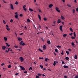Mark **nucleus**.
<instances>
[{
    "label": "nucleus",
    "instance_id": "5fc2aeb1",
    "mask_svg": "<svg viewBox=\"0 0 78 78\" xmlns=\"http://www.w3.org/2000/svg\"><path fill=\"white\" fill-rule=\"evenodd\" d=\"M24 29H25V30H27V27H26V26L24 28Z\"/></svg>",
    "mask_w": 78,
    "mask_h": 78
},
{
    "label": "nucleus",
    "instance_id": "1a4fd4ad",
    "mask_svg": "<svg viewBox=\"0 0 78 78\" xmlns=\"http://www.w3.org/2000/svg\"><path fill=\"white\" fill-rule=\"evenodd\" d=\"M18 40L19 41H22V38H20V37H18Z\"/></svg>",
    "mask_w": 78,
    "mask_h": 78
},
{
    "label": "nucleus",
    "instance_id": "09e8293b",
    "mask_svg": "<svg viewBox=\"0 0 78 78\" xmlns=\"http://www.w3.org/2000/svg\"><path fill=\"white\" fill-rule=\"evenodd\" d=\"M41 28V26L40 25H39V26H38V28Z\"/></svg>",
    "mask_w": 78,
    "mask_h": 78
},
{
    "label": "nucleus",
    "instance_id": "423d86ee",
    "mask_svg": "<svg viewBox=\"0 0 78 78\" xmlns=\"http://www.w3.org/2000/svg\"><path fill=\"white\" fill-rule=\"evenodd\" d=\"M10 8L11 9H14V6H13V5L12 4H10Z\"/></svg>",
    "mask_w": 78,
    "mask_h": 78
},
{
    "label": "nucleus",
    "instance_id": "680f3d73",
    "mask_svg": "<svg viewBox=\"0 0 78 78\" xmlns=\"http://www.w3.org/2000/svg\"><path fill=\"white\" fill-rule=\"evenodd\" d=\"M19 75V73H17L15 74V75Z\"/></svg>",
    "mask_w": 78,
    "mask_h": 78
},
{
    "label": "nucleus",
    "instance_id": "dca6fc26",
    "mask_svg": "<svg viewBox=\"0 0 78 78\" xmlns=\"http://www.w3.org/2000/svg\"><path fill=\"white\" fill-rule=\"evenodd\" d=\"M47 44L49 45H50V44H51V42H50V40H48L47 41Z\"/></svg>",
    "mask_w": 78,
    "mask_h": 78
},
{
    "label": "nucleus",
    "instance_id": "f8f14e48",
    "mask_svg": "<svg viewBox=\"0 0 78 78\" xmlns=\"http://www.w3.org/2000/svg\"><path fill=\"white\" fill-rule=\"evenodd\" d=\"M47 46L46 45H44L43 46V49L44 50H46V48H46V46Z\"/></svg>",
    "mask_w": 78,
    "mask_h": 78
},
{
    "label": "nucleus",
    "instance_id": "c756f323",
    "mask_svg": "<svg viewBox=\"0 0 78 78\" xmlns=\"http://www.w3.org/2000/svg\"><path fill=\"white\" fill-rule=\"evenodd\" d=\"M27 22L28 23L30 22V20L29 19H27Z\"/></svg>",
    "mask_w": 78,
    "mask_h": 78
},
{
    "label": "nucleus",
    "instance_id": "6e6d98bb",
    "mask_svg": "<svg viewBox=\"0 0 78 78\" xmlns=\"http://www.w3.org/2000/svg\"><path fill=\"white\" fill-rule=\"evenodd\" d=\"M36 78H39V76H36Z\"/></svg>",
    "mask_w": 78,
    "mask_h": 78
},
{
    "label": "nucleus",
    "instance_id": "9d476101",
    "mask_svg": "<svg viewBox=\"0 0 78 78\" xmlns=\"http://www.w3.org/2000/svg\"><path fill=\"white\" fill-rule=\"evenodd\" d=\"M2 48L3 50H5V49H6V47L5 46H3L2 47Z\"/></svg>",
    "mask_w": 78,
    "mask_h": 78
},
{
    "label": "nucleus",
    "instance_id": "c85d7f7f",
    "mask_svg": "<svg viewBox=\"0 0 78 78\" xmlns=\"http://www.w3.org/2000/svg\"><path fill=\"white\" fill-rule=\"evenodd\" d=\"M6 29H7L8 31H9L10 30V29L9 28V27H6Z\"/></svg>",
    "mask_w": 78,
    "mask_h": 78
},
{
    "label": "nucleus",
    "instance_id": "aec40b11",
    "mask_svg": "<svg viewBox=\"0 0 78 78\" xmlns=\"http://www.w3.org/2000/svg\"><path fill=\"white\" fill-rule=\"evenodd\" d=\"M38 50L39 51H41V52H43V51H42L41 48H39Z\"/></svg>",
    "mask_w": 78,
    "mask_h": 78
},
{
    "label": "nucleus",
    "instance_id": "f704fd0d",
    "mask_svg": "<svg viewBox=\"0 0 78 78\" xmlns=\"http://www.w3.org/2000/svg\"><path fill=\"white\" fill-rule=\"evenodd\" d=\"M40 67L41 69H43V67H44V66L41 65H40Z\"/></svg>",
    "mask_w": 78,
    "mask_h": 78
},
{
    "label": "nucleus",
    "instance_id": "603ef678",
    "mask_svg": "<svg viewBox=\"0 0 78 78\" xmlns=\"http://www.w3.org/2000/svg\"><path fill=\"white\" fill-rule=\"evenodd\" d=\"M15 48H18V46H14Z\"/></svg>",
    "mask_w": 78,
    "mask_h": 78
},
{
    "label": "nucleus",
    "instance_id": "20e7f679",
    "mask_svg": "<svg viewBox=\"0 0 78 78\" xmlns=\"http://www.w3.org/2000/svg\"><path fill=\"white\" fill-rule=\"evenodd\" d=\"M55 9L57 12H60V11L59 10V8H58V7H55Z\"/></svg>",
    "mask_w": 78,
    "mask_h": 78
},
{
    "label": "nucleus",
    "instance_id": "de8ad7c7",
    "mask_svg": "<svg viewBox=\"0 0 78 78\" xmlns=\"http://www.w3.org/2000/svg\"><path fill=\"white\" fill-rule=\"evenodd\" d=\"M53 23H54V25H55V24L56 23V21H54Z\"/></svg>",
    "mask_w": 78,
    "mask_h": 78
},
{
    "label": "nucleus",
    "instance_id": "338daca9",
    "mask_svg": "<svg viewBox=\"0 0 78 78\" xmlns=\"http://www.w3.org/2000/svg\"><path fill=\"white\" fill-rule=\"evenodd\" d=\"M64 78H67V76H64Z\"/></svg>",
    "mask_w": 78,
    "mask_h": 78
},
{
    "label": "nucleus",
    "instance_id": "864d4df0",
    "mask_svg": "<svg viewBox=\"0 0 78 78\" xmlns=\"http://www.w3.org/2000/svg\"><path fill=\"white\" fill-rule=\"evenodd\" d=\"M71 38L72 39H75V37H71Z\"/></svg>",
    "mask_w": 78,
    "mask_h": 78
},
{
    "label": "nucleus",
    "instance_id": "f3484780",
    "mask_svg": "<svg viewBox=\"0 0 78 78\" xmlns=\"http://www.w3.org/2000/svg\"><path fill=\"white\" fill-rule=\"evenodd\" d=\"M29 10L31 12H33V11H34L33 10V9H31L30 8H29Z\"/></svg>",
    "mask_w": 78,
    "mask_h": 78
},
{
    "label": "nucleus",
    "instance_id": "4c0bfd02",
    "mask_svg": "<svg viewBox=\"0 0 78 78\" xmlns=\"http://www.w3.org/2000/svg\"><path fill=\"white\" fill-rule=\"evenodd\" d=\"M3 22L4 24H6V22L5 21V20H3Z\"/></svg>",
    "mask_w": 78,
    "mask_h": 78
},
{
    "label": "nucleus",
    "instance_id": "bb28decb",
    "mask_svg": "<svg viewBox=\"0 0 78 78\" xmlns=\"http://www.w3.org/2000/svg\"><path fill=\"white\" fill-rule=\"evenodd\" d=\"M65 59L66 60H69V58L68 57H66Z\"/></svg>",
    "mask_w": 78,
    "mask_h": 78
},
{
    "label": "nucleus",
    "instance_id": "4be33fe9",
    "mask_svg": "<svg viewBox=\"0 0 78 78\" xmlns=\"http://www.w3.org/2000/svg\"><path fill=\"white\" fill-rule=\"evenodd\" d=\"M66 53L67 55H69V51H66Z\"/></svg>",
    "mask_w": 78,
    "mask_h": 78
},
{
    "label": "nucleus",
    "instance_id": "bf43d9fd",
    "mask_svg": "<svg viewBox=\"0 0 78 78\" xmlns=\"http://www.w3.org/2000/svg\"><path fill=\"white\" fill-rule=\"evenodd\" d=\"M28 72L27 71H25L24 73H27Z\"/></svg>",
    "mask_w": 78,
    "mask_h": 78
},
{
    "label": "nucleus",
    "instance_id": "5701e85b",
    "mask_svg": "<svg viewBox=\"0 0 78 78\" xmlns=\"http://www.w3.org/2000/svg\"><path fill=\"white\" fill-rule=\"evenodd\" d=\"M55 51H56V53H58V49H55Z\"/></svg>",
    "mask_w": 78,
    "mask_h": 78
},
{
    "label": "nucleus",
    "instance_id": "4468645a",
    "mask_svg": "<svg viewBox=\"0 0 78 78\" xmlns=\"http://www.w3.org/2000/svg\"><path fill=\"white\" fill-rule=\"evenodd\" d=\"M53 6V4H51L49 5V8H52V7Z\"/></svg>",
    "mask_w": 78,
    "mask_h": 78
},
{
    "label": "nucleus",
    "instance_id": "a211bd4d",
    "mask_svg": "<svg viewBox=\"0 0 78 78\" xmlns=\"http://www.w3.org/2000/svg\"><path fill=\"white\" fill-rule=\"evenodd\" d=\"M63 67L64 68H65L66 69H67L69 67V66H66V65H64L63 66Z\"/></svg>",
    "mask_w": 78,
    "mask_h": 78
},
{
    "label": "nucleus",
    "instance_id": "69168bd1",
    "mask_svg": "<svg viewBox=\"0 0 78 78\" xmlns=\"http://www.w3.org/2000/svg\"><path fill=\"white\" fill-rule=\"evenodd\" d=\"M6 52H7V53H8V52H9V51H8L6 50L5 51V52L6 53Z\"/></svg>",
    "mask_w": 78,
    "mask_h": 78
},
{
    "label": "nucleus",
    "instance_id": "8fccbe9b",
    "mask_svg": "<svg viewBox=\"0 0 78 78\" xmlns=\"http://www.w3.org/2000/svg\"><path fill=\"white\" fill-rule=\"evenodd\" d=\"M62 64H65V63H64V61H62Z\"/></svg>",
    "mask_w": 78,
    "mask_h": 78
},
{
    "label": "nucleus",
    "instance_id": "774afa93",
    "mask_svg": "<svg viewBox=\"0 0 78 78\" xmlns=\"http://www.w3.org/2000/svg\"><path fill=\"white\" fill-rule=\"evenodd\" d=\"M39 11L40 12H41V10L40 9H39Z\"/></svg>",
    "mask_w": 78,
    "mask_h": 78
},
{
    "label": "nucleus",
    "instance_id": "f03ea898",
    "mask_svg": "<svg viewBox=\"0 0 78 78\" xmlns=\"http://www.w3.org/2000/svg\"><path fill=\"white\" fill-rule=\"evenodd\" d=\"M20 59V61L21 62H22L23 61H24V58L22 57H21L19 58Z\"/></svg>",
    "mask_w": 78,
    "mask_h": 78
},
{
    "label": "nucleus",
    "instance_id": "ea45409f",
    "mask_svg": "<svg viewBox=\"0 0 78 78\" xmlns=\"http://www.w3.org/2000/svg\"><path fill=\"white\" fill-rule=\"evenodd\" d=\"M74 37H76V34H75V32H74L73 33Z\"/></svg>",
    "mask_w": 78,
    "mask_h": 78
},
{
    "label": "nucleus",
    "instance_id": "49530a36",
    "mask_svg": "<svg viewBox=\"0 0 78 78\" xmlns=\"http://www.w3.org/2000/svg\"><path fill=\"white\" fill-rule=\"evenodd\" d=\"M2 2H3V3H6V2H5V1L4 0H2Z\"/></svg>",
    "mask_w": 78,
    "mask_h": 78
},
{
    "label": "nucleus",
    "instance_id": "72a5a7b5",
    "mask_svg": "<svg viewBox=\"0 0 78 78\" xmlns=\"http://www.w3.org/2000/svg\"><path fill=\"white\" fill-rule=\"evenodd\" d=\"M11 65H9L8 66V68L9 69L10 68H11Z\"/></svg>",
    "mask_w": 78,
    "mask_h": 78
},
{
    "label": "nucleus",
    "instance_id": "2eb2a0df",
    "mask_svg": "<svg viewBox=\"0 0 78 78\" xmlns=\"http://www.w3.org/2000/svg\"><path fill=\"white\" fill-rule=\"evenodd\" d=\"M61 18L62 20H64L65 19V18H64V17L63 16H62L61 15Z\"/></svg>",
    "mask_w": 78,
    "mask_h": 78
},
{
    "label": "nucleus",
    "instance_id": "0e129e2a",
    "mask_svg": "<svg viewBox=\"0 0 78 78\" xmlns=\"http://www.w3.org/2000/svg\"><path fill=\"white\" fill-rule=\"evenodd\" d=\"M54 54L55 56H56V53L55 52L53 53Z\"/></svg>",
    "mask_w": 78,
    "mask_h": 78
},
{
    "label": "nucleus",
    "instance_id": "0eeeda50",
    "mask_svg": "<svg viewBox=\"0 0 78 78\" xmlns=\"http://www.w3.org/2000/svg\"><path fill=\"white\" fill-rule=\"evenodd\" d=\"M62 26H60L59 29H60V30L62 32V31H63L62 30Z\"/></svg>",
    "mask_w": 78,
    "mask_h": 78
},
{
    "label": "nucleus",
    "instance_id": "6ab92c4d",
    "mask_svg": "<svg viewBox=\"0 0 78 78\" xmlns=\"http://www.w3.org/2000/svg\"><path fill=\"white\" fill-rule=\"evenodd\" d=\"M43 20L44 21H47V19L46 17H44L43 18Z\"/></svg>",
    "mask_w": 78,
    "mask_h": 78
},
{
    "label": "nucleus",
    "instance_id": "c9c22d12",
    "mask_svg": "<svg viewBox=\"0 0 78 78\" xmlns=\"http://www.w3.org/2000/svg\"><path fill=\"white\" fill-rule=\"evenodd\" d=\"M19 4L18 3V2L17 1H16L15 3V5H18Z\"/></svg>",
    "mask_w": 78,
    "mask_h": 78
},
{
    "label": "nucleus",
    "instance_id": "b1692460",
    "mask_svg": "<svg viewBox=\"0 0 78 78\" xmlns=\"http://www.w3.org/2000/svg\"><path fill=\"white\" fill-rule=\"evenodd\" d=\"M15 18H16V19H18V15H16L15 16Z\"/></svg>",
    "mask_w": 78,
    "mask_h": 78
},
{
    "label": "nucleus",
    "instance_id": "39448f33",
    "mask_svg": "<svg viewBox=\"0 0 78 78\" xmlns=\"http://www.w3.org/2000/svg\"><path fill=\"white\" fill-rule=\"evenodd\" d=\"M23 10L24 11H27V9H26V5H24L23 6Z\"/></svg>",
    "mask_w": 78,
    "mask_h": 78
},
{
    "label": "nucleus",
    "instance_id": "a18cd8bd",
    "mask_svg": "<svg viewBox=\"0 0 78 78\" xmlns=\"http://www.w3.org/2000/svg\"><path fill=\"white\" fill-rule=\"evenodd\" d=\"M57 47H58V48H60L61 47V46H59V45H58V46H57Z\"/></svg>",
    "mask_w": 78,
    "mask_h": 78
},
{
    "label": "nucleus",
    "instance_id": "a878e982",
    "mask_svg": "<svg viewBox=\"0 0 78 78\" xmlns=\"http://www.w3.org/2000/svg\"><path fill=\"white\" fill-rule=\"evenodd\" d=\"M69 29H70V31H72V32H73V29H72V27H70Z\"/></svg>",
    "mask_w": 78,
    "mask_h": 78
},
{
    "label": "nucleus",
    "instance_id": "a19ab883",
    "mask_svg": "<svg viewBox=\"0 0 78 78\" xmlns=\"http://www.w3.org/2000/svg\"><path fill=\"white\" fill-rule=\"evenodd\" d=\"M67 6H68L69 7H71V5H69V4H67Z\"/></svg>",
    "mask_w": 78,
    "mask_h": 78
},
{
    "label": "nucleus",
    "instance_id": "c03bdc74",
    "mask_svg": "<svg viewBox=\"0 0 78 78\" xmlns=\"http://www.w3.org/2000/svg\"><path fill=\"white\" fill-rule=\"evenodd\" d=\"M61 54L62 55H64V52L63 51H62V52L61 53Z\"/></svg>",
    "mask_w": 78,
    "mask_h": 78
},
{
    "label": "nucleus",
    "instance_id": "ddd939ff",
    "mask_svg": "<svg viewBox=\"0 0 78 78\" xmlns=\"http://www.w3.org/2000/svg\"><path fill=\"white\" fill-rule=\"evenodd\" d=\"M38 16L39 20H41V16H40V15L38 14Z\"/></svg>",
    "mask_w": 78,
    "mask_h": 78
},
{
    "label": "nucleus",
    "instance_id": "e433bc0d",
    "mask_svg": "<svg viewBox=\"0 0 78 78\" xmlns=\"http://www.w3.org/2000/svg\"><path fill=\"white\" fill-rule=\"evenodd\" d=\"M71 44L73 46H74V45H75V44H74V43H73V42H72L71 43Z\"/></svg>",
    "mask_w": 78,
    "mask_h": 78
},
{
    "label": "nucleus",
    "instance_id": "412c9836",
    "mask_svg": "<svg viewBox=\"0 0 78 78\" xmlns=\"http://www.w3.org/2000/svg\"><path fill=\"white\" fill-rule=\"evenodd\" d=\"M53 66H56V61H55L53 63Z\"/></svg>",
    "mask_w": 78,
    "mask_h": 78
},
{
    "label": "nucleus",
    "instance_id": "13d9d810",
    "mask_svg": "<svg viewBox=\"0 0 78 78\" xmlns=\"http://www.w3.org/2000/svg\"><path fill=\"white\" fill-rule=\"evenodd\" d=\"M5 65V63H2L1 64V66H3Z\"/></svg>",
    "mask_w": 78,
    "mask_h": 78
},
{
    "label": "nucleus",
    "instance_id": "4d7b16f0",
    "mask_svg": "<svg viewBox=\"0 0 78 78\" xmlns=\"http://www.w3.org/2000/svg\"><path fill=\"white\" fill-rule=\"evenodd\" d=\"M73 34V33H71L69 34L70 36H72Z\"/></svg>",
    "mask_w": 78,
    "mask_h": 78
},
{
    "label": "nucleus",
    "instance_id": "6e6552de",
    "mask_svg": "<svg viewBox=\"0 0 78 78\" xmlns=\"http://www.w3.org/2000/svg\"><path fill=\"white\" fill-rule=\"evenodd\" d=\"M61 22V20L60 19H58L57 21V23H60Z\"/></svg>",
    "mask_w": 78,
    "mask_h": 78
},
{
    "label": "nucleus",
    "instance_id": "cd10ccee",
    "mask_svg": "<svg viewBox=\"0 0 78 78\" xmlns=\"http://www.w3.org/2000/svg\"><path fill=\"white\" fill-rule=\"evenodd\" d=\"M67 34H64L63 35V37H66V36H67Z\"/></svg>",
    "mask_w": 78,
    "mask_h": 78
},
{
    "label": "nucleus",
    "instance_id": "7ed1b4c3",
    "mask_svg": "<svg viewBox=\"0 0 78 78\" xmlns=\"http://www.w3.org/2000/svg\"><path fill=\"white\" fill-rule=\"evenodd\" d=\"M20 68L21 70H25V68H24L23 66H20Z\"/></svg>",
    "mask_w": 78,
    "mask_h": 78
},
{
    "label": "nucleus",
    "instance_id": "3c124183",
    "mask_svg": "<svg viewBox=\"0 0 78 78\" xmlns=\"http://www.w3.org/2000/svg\"><path fill=\"white\" fill-rule=\"evenodd\" d=\"M32 70V67H30L29 68V70Z\"/></svg>",
    "mask_w": 78,
    "mask_h": 78
},
{
    "label": "nucleus",
    "instance_id": "2f4dec72",
    "mask_svg": "<svg viewBox=\"0 0 78 78\" xmlns=\"http://www.w3.org/2000/svg\"><path fill=\"white\" fill-rule=\"evenodd\" d=\"M6 44L8 46V47H9L10 46V45H9V44H8V43H6Z\"/></svg>",
    "mask_w": 78,
    "mask_h": 78
},
{
    "label": "nucleus",
    "instance_id": "79ce46f5",
    "mask_svg": "<svg viewBox=\"0 0 78 78\" xmlns=\"http://www.w3.org/2000/svg\"><path fill=\"white\" fill-rule=\"evenodd\" d=\"M19 16H20V17H22V16H23V14H21L19 15Z\"/></svg>",
    "mask_w": 78,
    "mask_h": 78
},
{
    "label": "nucleus",
    "instance_id": "052dcab7",
    "mask_svg": "<svg viewBox=\"0 0 78 78\" xmlns=\"http://www.w3.org/2000/svg\"><path fill=\"white\" fill-rule=\"evenodd\" d=\"M76 11H77V12H78V8H77L76 9Z\"/></svg>",
    "mask_w": 78,
    "mask_h": 78
},
{
    "label": "nucleus",
    "instance_id": "9b49d317",
    "mask_svg": "<svg viewBox=\"0 0 78 78\" xmlns=\"http://www.w3.org/2000/svg\"><path fill=\"white\" fill-rule=\"evenodd\" d=\"M4 40H5V42H6V41H7V40H8V38L5 37H4Z\"/></svg>",
    "mask_w": 78,
    "mask_h": 78
},
{
    "label": "nucleus",
    "instance_id": "37998d69",
    "mask_svg": "<svg viewBox=\"0 0 78 78\" xmlns=\"http://www.w3.org/2000/svg\"><path fill=\"white\" fill-rule=\"evenodd\" d=\"M13 22V20H12V19L10 20V22H11V23H12Z\"/></svg>",
    "mask_w": 78,
    "mask_h": 78
},
{
    "label": "nucleus",
    "instance_id": "e2e57ef3",
    "mask_svg": "<svg viewBox=\"0 0 78 78\" xmlns=\"http://www.w3.org/2000/svg\"><path fill=\"white\" fill-rule=\"evenodd\" d=\"M42 33V32H38V33H37V34H40V33Z\"/></svg>",
    "mask_w": 78,
    "mask_h": 78
},
{
    "label": "nucleus",
    "instance_id": "7c9ffc66",
    "mask_svg": "<svg viewBox=\"0 0 78 78\" xmlns=\"http://www.w3.org/2000/svg\"><path fill=\"white\" fill-rule=\"evenodd\" d=\"M47 60H48V58H46L45 59V61L47 62Z\"/></svg>",
    "mask_w": 78,
    "mask_h": 78
},
{
    "label": "nucleus",
    "instance_id": "58836bf2",
    "mask_svg": "<svg viewBox=\"0 0 78 78\" xmlns=\"http://www.w3.org/2000/svg\"><path fill=\"white\" fill-rule=\"evenodd\" d=\"M37 75H38V76H41L42 74L40 73H38Z\"/></svg>",
    "mask_w": 78,
    "mask_h": 78
},
{
    "label": "nucleus",
    "instance_id": "f257e3e1",
    "mask_svg": "<svg viewBox=\"0 0 78 78\" xmlns=\"http://www.w3.org/2000/svg\"><path fill=\"white\" fill-rule=\"evenodd\" d=\"M20 45L19 46V47H20V48H22V46H20V45H23V46L24 45H25V43L23 42V41H22L20 43Z\"/></svg>",
    "mask_w": 78,
    "mask_h": 78
},
{
    "label": "nucleus",
    "instance_id": "473e14b6",
    "mask_svg": "<svg viewBox=\"0 0 78 78\" xmlns=\"http://www.w3.org/2000/svg\"><path fill=\"white\" fill-rule=\"evenodd\" d=\"M74 58L75 59H77V58H78V57H77V55H75L74 57Z\"/></svg>",
    "mask_w": 78,
    "mask_h": 78
},
{
    "label": "nucleus",
    "instance_id": "393cba45",
    "mask_svg": "<svg viewBox=\"0 0 78 78\" xmlns=\"http://www.w3.org/2000/svg\"><path fill=\"white\" fill-rule=\"evenodd\" d=\"M75 9H73V14H74L75 13Z\"/></svg>",
    "mask_w": 78,
    "mask_h": 78
}]
</instances>
